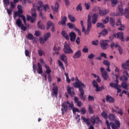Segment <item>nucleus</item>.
Segmentation results:
<instances>
[{"label":"nucleus","mask_w":129,"mask_h":129,"mask_svg":"<svg viewBox=\"0 0 129 129\" xmlns=\"http://www.w3.org/2000/svg\"><path fill=\"white\" fill-rule=\"evenodd\" d=\"M61 112L62 115L65 113L64 112H68V108H73L74 107V104L73 102H71V103L69 102V101H64L62 103H61Z\"/></svg>","instance_id":"f257e3e1"},{"label":"nucleus","mask_w":129,"mask_h":129,"mask_svg":"<svg viewBox=\"0 0 129 129\" xmlns=\"http://www.w3.org/2000/svg\"><path fill=\"white\" fill-rule=\"evenodd\" d=\"M106 123L107 125V129H118V127H120V122L119 121L116 120H115V123L113 122H110L109 123V121L108 120H106Z\"/></svg>","instance_id":"f03ea898"},{"label":"nucleus","mask_w":129,"mask_h":129,"mask_svg":"<svg viewBox=\"0 0 129 129\" xmlns=\"http://www.w3.org/2000/svg\"><path fill=\"white\" fill-rule=\"evenodd\" d=\"M73 86L75 88H79V89L80 88H85V87H86V85L82 82L80 81L77 77H76V81L73 83Z\"/></svg>","instance_id":"7ed1b4c3"},{"label":"nucleus","mask_w":129,"mask_h":129,"mask_svg":"<svg viewBox=\"0 0 129 129\" xmlns=\"http://www.w3.org/2000/svg\"><path fill=\"white\" fill-rule=\"evenodd\" d=\"M41 8H43V9L44 10L45 12H47V10H49V5H48L47 4L44 5L43 2L38 1L37 3V6H36L37 11H41Z\"/></svg>","instance_id":"20e7f679"},{"label":"nucleus","mask_w":129,"mask_h":129,"mask_svg":"<svg viewBox=\"0 0 129 129\" xmlns=\"http://www.w3.org/2000/svg\"><path fill=\"white\" fill-rule=\"evenodd\" d=\"M90 121L93 125H94L95 123H96V124H99V123H101V120L99 119V117H96L95 115H93L91 117Z\"/></svg>","instance_id":"39448f33"},{"label":"nucleus","mask_w":129,"mask_h":129,"mask_svg":"<svg viewBox=\"0 0 129 129\" xmlns=\"http://www.w3.org/2000/svg\"><path fill=\"white\" fill-rule=\"evenodd\" d=\"M63 47V52L65 54H71L73 53V50L70 47V45L65 43Z\"/></svg>","instance_id":"423d86ee"},{"label":"nucleus","mask_w":129,"mask_h":129,"mask_svg":"<svg viewBox=\"0 0 129 129\" xmlns=\"http://www.w3.org/2000/svg\"><path fill=\"white\" fill-rule=\"evenodd\" d=\"M123 75L120 77V80L122 82H127L128 78H127L126 76L129 78V74L127 72V71H124L123 72Z\"/></svg>","instance_id":"0eeeda50"},{"label":"nucleus","mask_w":129,"mask_h":129,"mask_svg":"<svg viewBox=\"0 0 129 129\" xmlns=\"http://www.w3.org/2000/svg\"><path fill=\"white\" fill-rule=\"evenodd\" d=\"M107 42V40H101L100 41V46L103 50H106L109 47Z\"/></svg>","instance_id":"6e6552de"},{"label":"nucleus","mask_w":129,"mask_h":129,"mask_svg":"<svg viewBox=\"0 0 129 129\" xmlns=\"http://www.w3.org/2000/svg\"><path fill=\"white\" fill-rule=\"evenodd\" d=\"M91 29V18L89 16L88 17V21H87V28L86 30L85 31V35H89V31Z\"/></svg>","instance_id":"1a4fd4ad"},{"label":"nucleus","mask_w":129,"mask_h":129,"mask_svg":"<svg viewBox=\"0 0 129 129\" xmlns=\"http://www.w3.org/2000/svg\"><path fill=\"white\" fill-rule=\"evenodd\" d=\"M45 68L46 69L45 73L48 75V80L51 83L52 82V78L51 77V72H52V71H51L50 67L47 66V65L45 66Z\"/></svg>","instance_id":"9d476101"},{"label":"nucleus","mask_w":129,"mask_h":129,"mask_svg":"<svg viewBox=\"0 0 129 129\" xmlns=\"http://www.w3.org/2000/svg\"><path fill=\"white\" fill-rule=\"evenodd\" d=\"M17 9L18 11L15 12L14 15L15 17L17 16V17H19V18H21V16H22L21 15L23 14V9H22V6L18 5L17 6Z\"/></svg>","instance_id":"9b49d317"},{"label":"nucleus","mask_w":129,"mask_h":129,"mask_svg":"<svg viewBox=\"0 0 129 129\" xmlns=\"http://www.w3.org/2000/svg\"><path fill=\"white\" fill-rule=\"evenodd\" d=\"M100 71L104 80H107L108 79V74H107V72L105 71L104 68H100Z\"/></svg>","instance_id":"f8f14e48"},{"label":"nucleus","mask_w":129,"mask_h":129,"mask_svg":"<svg viewBox=\"0 0 129 129\" xmlns=\"http://www.w3.org/2000/svg\"><path fill=\"white\" fill-rule=\"evenodd\" d=\"M113 36L115 38H117V39H120L121 42H124V38H123V32H118L116 34H114Z\"/></svg>","instance_id":"ddd939ff"},{"label":"nucleus","mask_w":129,"mask_h":129,"mask_svg":"<svg viewBox=\"0 0 129 129\" xmlns=\"http://www.w3.org/2000/svg\"><path fill=\"white\" fill-rule=\"evenodd\" d=\"M114 108L116 109H117L118 111H117L116 110L114 109L113 108H111L112 112H115V113H118V114H119L121 116H122L123 114V112L122 111V109H120L119 107L117 106H115Z\"/></svg>","instance_id":"4468645a"},{"label":"nucleus","mask_w":129,"mask_h":129,"mask_svg":"<svg viewBox=\"0 0 129 129\" xmlns=\"http://www.w3.org/2000/svg\"><path fill=\"white\" fill-rule=\"evenodd\" d=\"M83 88H80V89H79L80 93V97L82 100L85 101V100H86V96L84 95V90H83Z\"/></svg>","instance_id":"2eb2a0df"},{"label":"nucleus","mask_w":129,"mask_h":129,"mask_svg":"<svg viewBox=\"0 0 129 129\" xmlns=\"http://www.w3.org/2000/svg\"><path fill=\"white\" fill-rule=\"evenodd\" d=\"M58 86H54V87L52 88V91L51 92V94L52 96H54V97H57V96L58 95Z\"/></svg>","instance_id":"dca6fc26"},{"label":"nucleus","mask_w":129,"mask_h":129,"mask_svg":"<svg viewBox=\"0 0 129 129\" xmlns=\"http://www.w3.org/2000/svg\"><path fill=\"white\" fill-rule=\"evenodd\" d=\"M117 11L119 13V16H122V15H124V10L123 9V6L119 5L118 6Z\"/></svg>","instance_id":"f3484780"},{"label":"nucleus","mask_w":129,"mask_h":129,"mask_svg":"<svg viewBox=\"0 0 129 129\" xmlns=\"http://www.w3.org/2000/svg\"><path fill=\"white\" fill-rule=\"evenodd\" d=\"M99 13L100 16H101V17H103L104 16H106L108 13H109V10L107 9H104L103 10L100 9Z\"/></svg>","instance_id":"a211bd4d"},{"label":"nucleus","mask_w":129,"mask_h":129,"mask_svg":"<svg viewBox=\"0 0 129 129\" xmlns=\"http://www.w3.org/2000/svg\"><path fill=\"white\" fill-rule=\"evenodd\" d=\"M70 37V40L72 42H75V40H76V34L74 32H71L69 34Z\"/></svg>","instance_id":"6ab92c4d"},{"label":"nucleus","mask_w":129,"mask_h":129,"mask_svg":"<svg viewBox=\"0 0 129 129\" xmlns=\"http://www.w3.org/2000/svg\"><path fill=\"white\" fill-rule=\"evenodd\" d=\"M67 90L69 95H71V96H73L74 95H75V92L74 91V90L71 91V90H72V88H71L70 86H67Z\"/></svg>","instance_id":"aec40b11"},{"label":"nucleus","mask_w":129,"mask_h":129,"mask_svg":"<svg viewBox=\"0 0 129 129\" xmlns=\"http://www.w3.org/2000/svg\"><path fill=\"white\" fill-rule=\"evenodd\" d=\"M122 67L125 69L124 71H127L128 73L129 71V62L128 60L126 61V62L122 64Z\"/></svg>","instance_id":"412c9836"},{"label":"nucleus","mask_w":129,"mask_h":129,"mask_svg":"<svg viewBox=\"0 0 129 129\" xmlns=\"http://www.w3.org/2000/svg\"><path fill=\"white\" fill-rule=\"evenodd\" d=\"M106 101L107 102H109V103H113L114 102L115 100L112 97L109 96L108 95L106 97Z\"/></svg>","instance_id":"4be33fe9"},{"label":"nucleus","mask_w":129,"mask_h":129,"mask_svg":"<svg viewBox=\"0 0 129 129\" xmlns=\"http://www.w3.org/2000/svg\"><path fill=\"white\" fill-rule=\"evenodd\" d=\"M37 73L38 74H43V67H42V64L38 62L37 63Z\"/></svg>","instance_id":"5701e85b"},{"label":"nucleus","mask_w":129,"mask_h":129,"mask_svg":"<svg viewBox=\"0 0 129 129\" xmlns=\"http://www.w3.org/2000/svg\"><path fill=\"white\" fill-rule=\"evenodd\" d=\"M97 20H98V16L97 14L94 13L92 17V24H96V22H97Z\"/></svg>","instance_id":"b1692460"},{"label":"nucleus","mask_w":129,"mask_h":129,"mask_svg":"<svg viewBox=\"0 0 129 129\" xmlns=\"http://www.w3.org/2000/svg\"><path fill=\"white\" fill-rule=\"evenodd\" d=\"M51 10L54 12V13H57L58 12V10H59V3L58 2H56L55 4V6H51Z\"/></svg>","instance_id":"393cba45"},{"label":"nucleus","mask_w":129,"mask_h":129,"mask_svg":"<svg viewBox=\"0 0 129 129\" xmlns=\"http://www.w3.org/2000/svg\"><path fill=\"white\" fill-rule=\"evenodd\" d=\"M81 50H79L75 53L74 55H73V58L74 59H76L77 58H80V57H81Z\"/></svg>","instance_id":"a878e982"},{"label":"nucleus","mask_w":129,"mask_h":129,"mask_svg":"<svg viewBox=\"0 0 129 129\" xmlns=\"http://www.w3.org/2000/svg\"><path fill=\"white\" fill-rule=\"evenodd\" d=\"M81 119L83 120L84 122H85L87 125H90V124H91L89 118H86L84 116H82Z\"/></svg>","instance_id":"bb28decb"},{"label":"nucleus","mask_w":129,"mask_h":129,"mask_svg":"<svg viewBox=\"0 0 129 129\" xmlns=\"http://www.w3.org/2000/svg\"><path fill=\"white\" fill-rule=\"evenodd\" d=\"M78 99H79L78 97H74V100L76 103L77 104L78 107H81V106H82V102H81V101L78 100Z\"/></svg>","instance_id":"cd10ccee"},{"label":"nucleus","mask_w":129,"mask_h":129,"mask_svg":"<svg viewBox=\"0 0 129 129\" xmlns=\"http://www.w3.org/2000/svg\"><path fill=\"white\" fill-rule=\"evenodd\" d=\"M60 60L63 61L65 64H67V56L64 54H62L60 55Z\"/></svg>","instance_id":"c85d7f7f"},{"label":"nucleus","mask_w":129,"mask_h":129,"mask_svg":"<svg viewBox=\"0 0 129 129\" xmlns=\"http://www.w3.org/2000/svg\"><path fill=\"white\" fill-rule=\"evenodd\" d=\"M16 25L19 27V28H21L22 25H23V22H22V20L20 18H18L16 20Z\"/></svg>","instance_id":"c756f323"},{"label":"nucleus","mask_w":129,"mask_h":129,"mask_svg":"<svg viewBox=\"0 0 129 129\" xmlns=\"http://www.w3.org/2000/svg\"><path fill=\"white\" fill-rule=\"evenodd\" d=\"M37 26L39 28V29H40L41 30H44L45 29L46 26L44 25L43 24H41V21H39L37 23Z\"/></svg>","instance_id":"7c9ffc66"},{"label":"nucleus","mask_w":129,"mask_h":129,"mask_svg":"<svg viewBox=\"0 0 129 129\" xmlns=\"http://www.w3.org/2000/svg\"><path fill=\"white\" fill-rule=\"evenodd\" d=\"M51 37V33L47 32V33L45 34L43 36L44 40L45 41H47L49 38Z\"/></svg>","instance_id":"2f4dec72"},{"label":"nucleus","mask_w":129,"mask_h":129,"mask_svg":"<svg viewBox=\"0 0 129 129\" xmlns=\"http://www.w3.org/2000/svg\"><path fill=\"white\" fill-rule=\"evenodd\" d=\"M61 35L63 38H65L66 40H69V35L67 34V33L65 31L63 30L61 32Z\"/></svg>","instance_id":"473e14b6"},{"label":"nucleus","mask_w":129,"mask_h":129,"mask_svg":"<svg viewBox=\"0 0 129 129\" xmlns=\"http://www.w3.org/2000/svg\"><path fill=\"white\" fill-rule=\"evenodd\" d=\"M68 28L70 29H74V31L77 29V27H76V26L75 25L71 23H69L67 24Z\"/></svg>","instance_id":"72a5a7b5"},{"label":"nucleus","mask_w":129,"mask_h":129,"mask_svg":"<svg viewBox=\"0 0 129 129\" xmlns=\"http://www.w3.org/2000/svg\"><path fill=\"white\" fill-rule=\"evenodd\" d=\"M53 25H54V24H53V23H52V22L48 21L46 24V30H47V31L49 30L50 28H51V27H52L53 26Z\"/></svg>","instance_id":"f704fd0d"},{"label":"nucleus","mask_w":129,"mask_h":129,"mask_svg":"<svg viewBox=\"0 0 129 129\" xmlns=\"http://www.w3.org/2000/svg\"><path fill=\"white\" fill-rule=\"evenodd\" d=\"M68 18H69L70 21H71L72 22V23H74V22L76 21V18H75V17H74V16H73L71 15H69Z\"/></svg>","instance_id":"c9c22d12"},{"label":"nucleus","mask_w":129,"mask_h":129,"mask_svg":"<svg viewBox=\"0 0 129 129\" xmlns=\"http://www.w3.org/2000/svg\"><path fill=\"white\" fill-rule=\"evenodd\" d=\"M109 24L111 25V27H114L115 25V20L112 18H110Z\"/></svg>","instance_id":"e433bc0d"},{"label":"nucleus","mask_w":129,"mask_h":129,"mask_svg":"<svg viewBox=\"0 0 129 129\" xmlns=\"http://www.w3.org/2000/svg\"><path fill=\"white\" fill-rule=\"evenodd\" d=\"M31 11V16L32 18H34L36 19V17H37V13L36 12V10L35 9H32Z\"/></svg>","instance_id":"4c0bfd02"},{"label":"nucleus","mask_w":129,"mask_h":129,"mask_svg":"<svg viewBox=\"0 0 129 129\" xmlns=\"http://www.w3.org/2000/svg\"><path fill=\"white\" fill-rule=\"evenodd\" d=\"M67 21V17L66 16L63 17L61 19V24L62 26H66V22Z\"/></svg>","instance_id":"58836bf2"},{"label":"nucleus","mask_w":129,"mask_h":129,"mask_svg":"<svg viewBox=\"0 0 129 129\" xmlns=\"http://www.w3.org/2000/svg\"><path fill=\"white\" fill-rule=\"evenodd\" d=\"M109 86L110 87H112L113 88H115V89H117V87L120 86H118V84L114 83H110Z\"/></svg>","instance_id":"ea45409f"},{"label":"nucleus","mask_w":129,"mask_h":129,"mask_svg":"<svg viewBox=\"0 0 129 129\" xmlns=\"http://www.w3.org/2000/svg\"><path fill=\"white\" fill-rule=\"evenodd\" d=\"M127 82H122L121 84V86L124 89H127V84H126Z\"/></svg>","instance_id":"a19ab883"},{"label":"nucleus","mask_w":129,"mask_h":129,"mask_svg":"<svg viewBox=\"0 0 129 129\" xmlns=\"http://www.w3.org/2000/svg\"><path fill=\"white\" fill-rule=\"evenodd\" d=\"M101 115L102 117H103L104 118H105L106 119V120H107V113L106 112H105V111H103L101 113Z\"/></svg>","instance_id":"79ce46f5"},{"label":"nucleus","mask_w":129,"mask_h":129,"mask_svg":"<svg viewBox=\"0 0 129 129\" xmlns=\"http://www.w3.org/2000/svg\"><path fill=\"white\" fill-rule=\"evenodd\" d=\"M107 34H108V31H107V30L104 29L100 33V35H101V36H102L103 37H104V36H106Z\"/></svg>","instance_id":"37998d69"},{"label":"nucleus","mask_w":129,"mask_h":129,"mask_svg":"<svg viewBox=\"0 0 129 129\" xmlns=\"http://www.w3.org/2000/svg\"><path fill=\"white\" fill-rule=\"evenodd\" d=\"M88 111L89 113H90V114H93V113H94V111L93 110V109L92 108V106L91 105L89 106Z\"/></svg>","instance_id":"c03bdc74"},{"label":"nucleus","mask_w":129,"mask_h":129,"mask_svg":"<svg viewBox=\"0 0 129 129\" xmlns=\"http://www.w3.org/2000/svg\"><path fill=\"white\" fill-rule=\"evenodd\" d=\"M82 4L80 3L76 7V10L77 11H80V12H82Z\"/></svg>","instance_id":"a18cd8bd"},{"label":"nucleus","mask_w":129,"mask_h":129,"mask_svg":"<svg viewBox=\"0 0 129 129\" xmlns=\"http://www.w3.org/2000/svg\"><path fill=\"white\" fill-rule=\"evenodd\" d=\"M103 64L105 66H107V67L108 66H110V62H109L108 60H104L103 61Z\"/></svg>","instance_id":"49530a36"},{"label":"nucleus","mask_w":129,"mask_h":129,"mask_svg":"<svg viewBox=\"0 0 129 129\" xmlns=\"http://www.w3.org/2000/svg\"><path fill=\"white\" fill-rule=\"evenodd\" d=\"M104 89V87L103 86H101V87H98L96 88L95 90L96 91H97V92H98L99 91H101L102 90H103Z\"/></svg>","instance_id":"de8ad7c7"},{"label":"nucleus","mask_w":129,"mask_h":129,"mask_svg":"<svg viewBox=\"0 0 129 129\" xmlns=\"http://www.w3.org/2000/svg\"><path fill=\"white\" fill-rule=\"evenodd\" d=\"M58 63L59 67H60V68H62V69H63V70H64L65 68L64 67V64H63V63H62L60 60H58Z\"/></svg>","instance_id":"09e8293b"},{"label":"nucleus","mask_w":129,"mask_h":129,"mask_svg":"<svg viewBox=\"0 0 129 129\" xmlns=\"http://www.w3.org/2000/svg\"><path fill=\"white\" fill-rule=\"evenodd\" d=\"M109 117L111 120H114L115 119V115L112 113L109 114Z\"/></svg>","instance_id":"8fccbe9b"},{"label":"nucleus","mask_w":129,"mask_h":129,"mask_svg":"<svg viewBox=\"0 0 129 129\" xmlns=\"http://www.w3.org/2000/svg\"><path fill=\"white\" fill-rule=\"evenodd\" d=\"M20 18H21L22 20L23 21V23L25 26H27V21H26V17L24 15H21L20 16Z\"/></svg>","instance_id":"3c124183"},{"label":"nucleus","mask_w":129,"mask_h":129,"mask_svg":"<svg viewBox=\"0 0 129 129\" xmlns=\"http://www.w3.org/2000/svg\"><path fill=\"white\" fill-rule=\"evenodd\" d=\"M28 40H34V35L31 33H29L27 35Z\"/></svg>","instance_id":"603ef678"},{"label":"nucleus","mask_w":129,"mask_h":129,"mask_svg":"<svg viewBox=\"0 0 129 129\" xmlns=\"http://www.w3.org/2000/svg\"><path fill=\"white\" fill-rule=\"evenodd\" d=\"M92 84L93 87H95V88H97L98 87V84H97V82H96V81L93 80L92 81Z\"/></svg>","instance_id":"864d4df0"},{"label":"nucleus","mask_w":129,"mask_h":129,"mask_svg":"<svg viewBox=\"0 0 129 129\" xmlns=\"http://www.w3.org/2000/svg\"><path fill=\"white\" fill-rule=\"evenodd\" d=\"M73 112L74 114H76V112H80V110H79V109H78V108H73Z\"/></svg>","instance_id":"5fc2aeb1"},{"label":"nucleus","mask_w":129,"mask_h":129,"mask_svg":"<svg viewBox=\"0 0 129 129\" xmlns=\"http://www.w3.org/2000/svg\"><path fill=\"white\" fill-rule=\"evenodd\" d=\"M103 24H106L107 23L109 22V17L107 16L106 17L105 19H103L102 21Z\"/></svg>","instance_id":"6e6d98bb"},{"label":"nucleus","mask_w":129,"mask_h":129,"mask_svg":"<svg viewBox=\"0 0 129 129\" xmlns=\"http://www.w3.org/2000/svg\"><path fill=\"white\" fill-rule=\"evenodd\" d=\"M112 7H115L117 4V0H111Z\"/></svg>","instance_id":"4d7b16f0"},{"label":"nucleus","mask_w":129,"mask_h":129,"mask_svg":"<svg viewBox=\"0 0 129 129\" xmlns=\"http://www.w3.org/2000/svg\"><path fill=\"white\" fill-rule=\"evenodd\" d=\"M64 75L66 77V80H67V82H68V83H70V82L71 81V80L69 78V76H68V74L64 73Z\"/></svg>","instance_id":"13d9d810"},{"label":"nucleus","mask_w":129,"mask_h":129,"mask_svg":"<svg viewBox=\"0 0 129 129\" xmlns=\"http://www.w3.org/2000/svg\"><path fill=\"white\" fill-rule=\"evenodd\" d=\"M88 101H94V97L89 95L88 97Z\"/></svg>","instance_id":"bf43d9fd"},{"label":"nucleus","mask_w":129,"mask_h":129,"mask_svg":"<svg viewBox=\"0 0 129 129\" xmlns=\"http://www.w3.org/2000/svg\"><path fill=\"white\" fill-rule=\"evenodd\" d=\"M84 5L86 10H89L90 9V3L89 2L85 3Z\"/></svg>","instance_id":"052dcab7"},{"label":"nucleus","mask_w":129,"mask_h":129,"mask_svg":"<svg viewBox=\"0 0 129 129\" xmlns=\"http://www.w3.org/2000/svg\"><path fill=\"white\" fill-rule=\"evenodd\" d=\"M80 111L82 114H85V113H86V109L84 107L82 108Z\"/></svg>","instance_id":"680f3d73"},{"label":"nucleus","mask_w":129,"mask_h":129,"mask_svg":"<svg viewBox=\"0 0 129 129\" xmlns=\"http://www.w3.org/2000/svg\"><path fill=\"white\" fill-rule=\"evenodd\" d=\"M25 56L26 57H30V51H29V50L26 49L25 50Z\"/></svg>","instance_id":"e2e57ef3"},{"label":"nucleus","mask_w":129,"mask_h":129,"mask_svg":"<svg viewBox=\"0 0 129 129\" xmlns=\"http://www.w3.org/2000/svg\"><path fill=\"white\" fill-rule=\"evenodd\" d=\"M117 50L119 52V54H120V55H121L123 52V51L122 50V48H121V47L118 46V47L117 48Z\"/></svg>","instance_id":"0e129e2a"},{"label":"nucleus","mask_w":129,"mask_h":129,"mask_svg":"<svg viewBox=\"0 0 129 129\" xmlns=\"http://www.w3.org/2000/svg\"><path fill=\"white\" fill-rule=\"evenodd\" d=\"M39 61H40V63H41V64H42L45 68V66H46V65H47V64H46V62H45V61H44V59L40 58L39 59Z\"/></svg>","instance_id":"69168bd1"},{"label":"nucleus","mask_w":129,"mask_h":129,"mask_svg":"<svg viewBox=\"0 0 129 129\" xmlns=\"http://www.w3.org/2000/svg\"><path fill=\"white\" fill-rule=\"evenodd\" d=\"M92 45H94V46H97V45H98L99 42L97 40H94V41H92Z\"/></svg>","instance_id":"338daca9"},{"label":"nucleus","mask_w":129,"mask_h":129,"mask_svg":"<svg viewBox=\"0 0 129 129\" xmlns=\"http://www.w3.org/2000/svg\"><path fill=\"white\" fill-rule=\"evenodd\" d=\"M120 27L118 28V30L119 31H123L124 30V25L123 24L120 25Z\"/></svg>","instance_id":"774afa93"}]
</instances>
